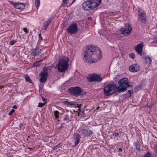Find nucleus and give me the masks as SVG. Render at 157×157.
<instances>
[{
    "mask_svg": "<svg viewBox=\"0 0 157 157\" xmlns=\"http://www.w3.org/2000/svg\"><path fill=\"white\" fill-rule=\"evenodd\" d=\"M118 83L121 88L115 86L114 84H109L104 88V94L106 96L119 92L120 93L122 91H124L127 90L126 88L130 87L128 79L127 78H123L121 79Z\"/></svg>",
    "mask_w": 157,
    "mask_h": 157,
    "instance_id": "obj_1",
    "label": "nucleus"
},
{
    "mask_svg": "<svg viewBox=\"0 0 157 157\" xmlns=\"http://www.w3.org/2000/svg\"><path fill=\"white\" fill-rule=\"evenodd\" d=\"M96 49L93 45L87 47L85 51L83 59L84 61L89 63H94L98 62L101 58V55H97L96 54Z\"/></svg>",
    "mask_w": 157,
    "mask_h": 157,
    "instance_id": "obj_2",
    "label": "nucleus"
},
{
    "mask_svg": "<svg viewBox=\"0 0 157 157\" xmlns=\"http://www.w3.org/2000/svg\"><path fill=\"white\" fill-rule=\"evenodd\" d=\"M101 1V0H87L82 3V8L85 10H93L98 7Z\"/></svg>",
    "mask_w": 157,
    "mask_h": 157,
    "instance_id": "obj_3",
    "label": "nucleus"
},
{
    "mask_svg": "<svg viewBox=\"0 0 157 157\" xmlns=\"http://www.w3.org/2000/svg\"><path fill=\"white\" fill-rule=\"evenodd\" d=\"M68 60L69 59L67 57H65L59 60L57 66L59 72H63L67 70L68 67Z\"/></svg>",
    "mask_w": 157,
    "mask_h": 157,
    "instance_id": "obj_4",
    "label": "nucleus"
},
{
    "mask_svg": "<svg viewBox=\"0 0 157 157\" xmlns=\"http://www.w3.org/2000/svg\"><path fill=\"white\" fill-rule=\"evenodd\" d=\"M87 80L90 82H100L102 80L101 76L100 75L95 73L89 74L87 77Z\"/></svg>",
    "mask_w": 157,
    "mask_h": 157,
    "instance_id": "obj_5",
    "label": "nucleus"
},
{
    "mask_svg": "<svg viewBox=\"0 0 157 157\" xmlns=\"http://www.w3.org/2000/svg\"><path fill=\"white\" fill-rule=\"evenodd\" d=\"M120 30L122 34L124 36H127L130 35L132 30V28L129 24H127L124 27L121 28Z\"/></svg>",
    "mask_w": 157,
    "mask_h": 157,
    "instance_id": "obj_6",
    "label": "nucleus"
},
{
    "mask_svg": "<svg viewBox=\"0 0 157 157\" xmlns=\"http://www.w3.org/2000/svg\"><path fill=\"white\" fill-rule=\"evenodd\" d=\"M48 68L44 67L43 71L40 74V76L41 77L39 79L40 82L44 83L46 82L48 76Z\"/></svg>",
    "mask_w": 157,
    "mask_h": 157,
    "instance_id": "obj_7",
    "label": "nucleus"
},
{
    "mask_svg": "<svg viewBox=\"0 0 157 157\" xmlns=\"http://www.w3.org/2000/svg\"><path fill=\"white\" fill-rule=\"evenodd\" d=\"M78 131L79 132V134L84 137L86 136H89L93 133L92 131L91 130L83 128L79 129Z\"/></svg>",
    "mask_w": 157,
    "mask_h": 157,
    "instance_id": "obj_8",
    "label": "nucleus"
},
{
    "mask_svg": "<svg viewBox=\"0 0 157 157\" xmlns=\"http://www.w3.org/2000/svg\"><path fill=\"white\" fill-rule=\"evenodd\" d=\"M77 25L76 23L72 24L67 28V31L71 34H75L78 31Z\"/></svg>",
    "mask_w": 157,
    "mask_h": 157,
    "instance_id": "obj_9",
    "label": "nucleus"
},
{
    "mask_svg": "<svg viewBox=\"0 0 157 157\" xmlns=\"http://www.w3.org/2000/svg\"><path fill=\"white\" fill-rule=\"evenodd\" d=\"M69 90L72 94L76 96H79L82 92L81 89L78 86L70 88Z\"/></svg>",
    "mask_w": 157,
    "mask_h": 157,
    "instance_id": "obj_10",
    "label": "nucleus"
},
{
    "mask_svg": "<svg viewBox=\"0 0 157 157\" xmlns=\"http://www.w3.org/2000/svg\"><path fill=\"white\" fill-rule=\"evenodd\" d=\"M138 12L140 14L139 17L141 21L144 23L146 21V16L144 11L141 9H138Z\"/></svg>",
    "mask_w": 157,
    "mask_h": 157,
    "instance_id": "obj_11",
    "label": "nucleus"
},
{
    "mask_svg": "<svg viewBox=\"0 0 157 157\" xmlns=\"http://www.w3.org/2000/svg\"><path fill=\"white\" fill-rule=\"evenodd\" d=\"M144 46V43L143 42H141L138 44L135 47V50L140 55H142V52L143 51V48Z\"/></svg>",
    "mask_w": 157,
    "mask_h": 157,
    "instance_id": "obj_12",
    "label": "nucleus"
},
{
    "mask_svg": "<svg viewBox=\"0 0 157 157\" xmlns=\"http://www.w3.org/2000/svg\"><path fill=\"white\" fill-rule=\"evenodd\" d=\"M12 4L14 6V7L18 10H22L25 7V5L22 3H15L12 2Z\"/></svg>",
    "mask_w": 157,
    "mask_h": 157,
    "instance_id": "obj_13",
    "label": "nucleus"
},
{
    "mask_svg": "<svg viewBox=\"0 0 157 157\" xmlns=\"http://www.w3.org/2000/svg\"><path fill=\"white\" fill-rule=\"evenodd\" d=\"M140 67L137 64H134L131 65L129 67V70L132 72H136L140 69Z\"/></svg>",
    "mask_w": 157,
    "mask_h": 157,
    "instance_id": "obj_14",
    "label": "nucleus"
},
{
    "mask_svg": "<svg viewBox=\"0 0 157 157\" xmlns=\"http://www.w3.org/2000/svg\"><path fill=\"white\" fill-rule=\"evenodd\" d=\"M82 104H81L78 105L77 107L79 108L78 110L79 112L78 113V116H81L82 117H85L86 115V114L85 111L83 109L82 110L80 108L82 107Z\"/></svg>",
    "mask_w": 157,
    "mask_h": 157,
    "instance_id": "obj_15",
    "label": "nucleus"
},
{
    "mask_svg": "<svg viewBox=\"0 0 157 157\" xmlns=\"http://www.w3.org/2000/svg\"><path fill=\"white\" fill-rule=\"evenodd\" d=\"M40 53V50L38 48H36L33 50L31 54L32 56H35L36 55H38Z\"/></svg>",
    "mask_w": 157,
    "mask_h": 157,
    "instance_id": "obj_16",
    "label": "nucleus"
},
{
    "mask_svg": "<svg viewBox=\"0 0 157 157\" xmlns=\"http://www.w3.org/2000/svg\"><path fill=\"white\" fill-rule=\"evenodd\" d=\"M80 135L79 134H77L75 138V146L77 145L79 143L81 138Z\"/></svg>",
    "mask_w": 157,
    "mask_h": 157,
    "instance_id": "obj_17",
    "label": "nucleus"
},
{
    "mask_svg": "<svg viewBox=\"0 0 157 157\" xmlns=\"http://www.w3.org/2000/svg\"><path fill=\"white\" fill-rule=\"evenodd\" d=\"M145 63L150 64L151 62V60L150 57H146L145 58Z\"/></svg>",
    "mask_w": 157,
    "mask_h": 157,
    "instance_id": "obj_18",
    "label": "nucleus"
},
{
    "mask_svg": "<svg viewBox=\"0 0 157 157\" xmlns=\"http://www.w3.org/2000/svg\"><path fill=\"white\" fill-rule=\"evenodd\" d=\"M135 145L136 146V149L139 151L140 152L141 151L140 149V143L138 141L136 142L135 143Z\"/></svg>",
    "mask_w": 157,
    "mask_h": 157,
    "instance_id": "obj_19",
    "label": "nucleus"
},
{
    "mask_svg": "<svg viewBox=\"0 0 157 157\" xmlns=\"http://www.w3.org/2000/svg\"><path fill=\"white\" fill-rule=\"evenodd\" d=\"M42 60V59H40V60L35 63L33 64V66L34 67H38L40 65V64L39 63Z\"/></svg>",
    "mask_w": 157,
    "mask_h": 157,
    "instance_id": "obj_20",
    "label": "nucleus"
},
{
    "mask_svg": "<svg viewBox=\"0 0 157 157\" xmlns=\"http://www.w3.org/2000/svg\"><path fill=\"white\" fill-rule=\"evenodd\" d=\"M50 22L51 21H48L44 23L43 25L45 29H46Z\"/></svg>",
    "mask_w": 157,
    "mask_h": 157,
    "instance_id": "obj_21",
    "label": "nucleus"
},
{
    "mask_svg": "<svg viewBox=\"0 0 157 157\" xmlns=\"http://www.w3.org/2000/svg\"><path fill=\"white\" fill-rule=\"evenodd\" d=\"M54 115L56 119L59 118V112L57 111H55L54 112Z\"/></svg>",
    "mask_w": 157,
    "mask_h": 157,
    "instance_id": "obj_22",
    "label": "nucleus"
},
{
    "mask_svg": "<svg viewBox=\"0 0 157 157\" xmlns=\"http://www.w3.org/2000/svg\"><path fill=\"white\" fill-rule=\"evenodd\" d=\"M64 102L66 104H67V105H75V102H69L67 101H65Z\"/></svg>",
    "mask_w": 157,
    "mask_h": 157,
    "instance_id": "obj_23",
    "label": "nucleus"
},
{
    "mask_svg": "<svg viewBox=\"0 0 157 157\" xmlns=\"http://www.w3.org/2000/svg\"><path fill=\"white\" fill-rule=\"evenodd\" d=\"M25 80L27 82H30L31 83H32V80L30 79V78L29 77V76H28V75H26L25 77Z\"/></svg>",
    "mask_w": 157,
    "mask_h": 157,
    "instance_id": "obj_24",
    "label": "nucleus"
},
{
    "mask_svg": "<svg viewBox=\"0 0 157 157\" xmlns=\"http://www.w3.org/2000/svg\"><path fill=\"white\" fill-rule=\"evenodd\" d=\"M35 4L36 7H38L40 4V0H35Z\"/></svg>",
    "mask_w": 157,
    "mask_h": 157,
    "instance_id": "obj_25",
    "label": "nucleus"
},
{
    "mask_svg": "<svg viewBox=\"0 0 157 157\" xmlns=\"http://www.w3.org/2000/svg\"><path fill=\"white\" fill-rule=\"evenodd\" d=\"M46 103V102H45L44 103H42L41 102H39L38 103V107H42Z\"/></svg>",
    "mask_w": 157,
    "mask_h": 157,
    "instance_id": "obj_26",
    "label": "nucleus"
},
{
    "mask_svg": "<svg viewBox=\"0 0 157 157\" xmlns=\"http://www.w3.org/2000/svg\"><path fill=\"white\" fill-rule=\"evenodd\" d=\"M67 0H63V3H62V6H65L67 4Z\"/></svg>",
    "mask_w": 157,
    "mask_h": 157,
    "instance_id": "obj_27",
    "label": "nucleus"
},
{
    "mask_svg": "<svg viewBox=\"0 0 157 157\" xmlns=\"http://www.w3.org/2000/svg\"><path fill=\"white\" fill-rule=\"evenodd\" d=\"M135 54L133 53L129 54L130 57L132 59H134L135 58Z\"/></svg>",
    "mask_w": 157,
    "mask_h": 157,
    "instance_id": "obj_28",
    "label": "nucleus"
},
{
    "mask_svg": "<svg viewBox=\"0 0 157 157\" xmlns=\"http://www.w3.org/2000/svg\"><path fill=\"white\" fill-rule=\"evenodd\" d=\"M15 110L14 109H12L9 113V115H11L14 112Z\"/></svg>",
    "mask_w": 157,
    "mask_h": 157,
    "instance_id": "obj_29",
    "label": "nucleus"
},
{
    "mask_svg": "<svg viewBox=\"0 0 157 157\" xmlns=\"http://www.w3.org/2000/svg\"><path fill=\"white\" fill-rule=\"evenodd\" d=\"M16 43V41H14V40H12L10 42V44L11 45H14L15 43Z\"/></svg>",
    "mask_w": 157,
    "mask_h": 157,
    "instance_id": "obj_30",
    "label": "nucleus"
},
{
    "mask_svg": "<svg viewBox=\"0 0 157 157\" xmlns=\"http://www.w3.org/2000/svg\"><path fill=\"white\" fill-rule=\"evenodd\" d=\"M44 84V83L40 82V83L39 85V87L40 89H42L43 88Z\"/></svg>",
    "mask_w": 157,
    "mask_h": 157,
    "instance_id": "obj_31",
    "label": "nucleus"
},
{
    "mask_svg": "<svg viewBox=\"0 0 157 157\" xmlns=\"http://www.w3.org/2000/svg\"><path fill=\"white\" fill-rule=\"evenodd\" d=\"M23 30L24 31V32L26 33H28V29H27V28H24L23 29Z\"/></svg>",
    "mask_w": 157,
    "mask_h": 157,
    "instance_id": "obj_32",
    "label": "nucleus"
},
{
    "mask_svg": "<svg viewBox=\"0 0 157 157\" xmlns=\"http://www.w3.org/2000/svg\"><path fill=\"white\" fill-rule=\"evenodd\" d=\"M151 155V154L150 153L148 152L145 156L144 157H149Z\"/></svg>",
    "mask_w": 157,
    "mask_h": 157,
    "instance_id": "obj_33",
    "label": "nucleus"
},
{
    "mask_svg": "<svg viewBox=\"0 0 157 157\" xmlns=\"http://www.w3.org/2000/svg\"><path fill=\"white\" fill-rule=\"evenodd\" d=\"M128 92L127 93V94L128 96H131V91L130 90H128Z\"/></svg>",
    "mask_w": 157,
    "mask_h": 157,
    "instance_id": "obj_34",
    "label": "nucleus"
},
{
    "mask_svg": "<svg viewBox=\"0 0 157 157\" xmlns=\"http://www.w3.org/2000/svg\"><path fill=\"white\" fill-rule=\"evenodd\" d=\"M119 135V133H114L113 134V135L115 136H117Z\"/></svg>",
    "mask_w": 157,
    "mask_h": 157,
    "instance_id": "obj_35",
    "label": "nucleus"
},
{
    "mask_svg": "<svg viewBox=\"0 0 157 157\" xmlns=\"http://www.w3.org/2000/svg\"><path fill=\"white\" fill-rule=\"evenodd\" d=\"M154 41H153L154 43H157V38H155L154 39Z\"/></svg>",
    "mask_w": 157,
    "mask_h": 157,
    "instance_id": "obj_36",
    "label": "nucleus"
},
{
    "mask_svg": "<svg viewBox=\"0 0 157 157\" xmlns=\"http://www.w3.org/2000/svg\"><path fill=\"white\" fill-rule=\"evenodd\" d=\"M154 148L157 154V145H156L154 147Z\"/></svg>",
    "mask_w": 157,
    "mask_h": 157,
    "instance_id": "obj_37",
    "label": "nucleus"
},
{
    "mask_svg": "<svg viewBox=\"0 0 157 157\" xmlns=\"http://www.w3.org/2000/svg\"><path fill=\"white\" fill-rule=\"evenodd\" d=\"M39 38L41 40H42V37L41 36V34H40L39 35Z\"/></svg>",
    "mask_w": 157,
    "mask_h": 157,
    "instance_id": "obj_38",
    "label": "nucleus"
},
{
    "mask_svg": "<svg viewBox=\"0 0 157 157\" xmlns=\"http://www.w3.org/2000/svg\"><path fill=\"white\" fill-rule=\"evenodd\" d=\"M13 108L15 109H16L17 108V107L16 105H14L13 106Z\"/></svg>",
    "mask_w": 157,
    "mask_h": 157,
    "instance_id": "obj_39",
    "label": "nucleus"
},
{
    "mask_svg": "<svg viewBox=\"0 0 157 157\" xmlns=\"http://www.w3.org/2000/svg\"><path fill=\"white\" fill-rule=\"evenodd\" d=\"M69 118H68V117H65L64 118V120H68Z\"/></svg>",
    "mask_w": 157,
    "mask_h": 157,
    "instance_id": "obj_40",
    "label": "nucleus"
},
{
    "mask_svg": "<svg viewBox=\"0 0 157 157\" xmlns=\"http://www.w3.org/2000/svg\"><path fill=\"white\" fill-rule=\"evenodd\" d=\"M118 150L119 151H122V149L121 148H119Z\"/></svg>",
    "mask_w": 157,
    "mask_h": 157,
    "instance_id": "obj_41",
    "label": "nucleus"
},
{
    "mask_svg": "<svg viewBox=\"0 0 157 157\" xmlns=\"http://www.w3.org/2000/svg\"><path fill=\"white\" fill-rule=\"evenodd\" d=\"M75 1L76 0H73L71 4V5H72L73 3H74L75 2Z\"/></svg>",
    "mask_w": 157,
    "mask_h": 157,
    "instance_id": "obj_42",
    "label": "nucleus"
},
{
    "mask_svg": "<svg viewBox=\"0 0 157 157\" xmlns=\"http://www.w3.org/2000/svg\"><path fill=\"white\" fill-rule=\"evenodd\" d=\"M4 87L3 86H0V89H2Z\"/></svg>",
    "mask_w": 157,
    "mask_h": 157,
    "instance_id": "obj_43",
    "label": "nucleus"
},
{
    "mask_svg": "<svg viewBox=\"0 0 157 157\" xmlns=\"http://www.w3.org/2000/svg\"><path fill=\"white\" fill-rule=\"evenodd\" d=\"M22 126V124H21V123L20 124V125H19V126L20 127H21Z\"/></svg>",
    "mask_w": 157,
    "mask_h": 157,
    "instance_id": "obj_44",
    "label": "nucleus"
},
{
    "mask_svg": "<svg viewBox=\"0 0 157 157\" xmlns=\"http://www.w3.org/2000/svg\"><path fill=\"white\" fill-rule=\"evenodd\" d=\"M42 99L44 101H45L46 100L44 98H42Z\"/></svg>",
    "mask_w": 157,
    "mask_h": 157,
    "instance_id": "obj_45",
    "label": "nucleus"
},
{
    "mask_svg": "<svg viewBox=\"0 0 157 157\" xmlns=\"http://www.w3.org/2000/svg\"><path fill=\"white\" fill-rule=\"evenodd\" d=\"M99 53H100L101 54V51L100 50L99 51Z\"/></svg>",
    "mask_w": 157,
    "mask_h": 157,
    "instance_id": "obj_46",
    "label": "nucleus"
},
{
    "mask_svg": "<svg viewBox=\"0 0 157 157\" xmlns=\"http://www.w3.org/2000/svg\"><path fill=\"white\" fill-rule=\"evenodd\" d=\"M88 110V109H86V111H87Z\"/></svg>",
    "mask_w": 157,
    "mask_h": 157,
    "instance_id": "obj_47",
    "label": "nucleus"
},
{
    "mask_svg": "<svg viewBox=\"0 0 157 157\" xmlns=\"http://www.w3.org/2000/svg\"><path fill=\"white\" fill-rule=\"evenodd\" d=\"M155 157H157V156H155Z\"/></svg>",
    "mask_w": 157,
    "mask_h": 157,
    "instance_id": "obj_48",
    "label": "nucleus"
}]
</instances>
